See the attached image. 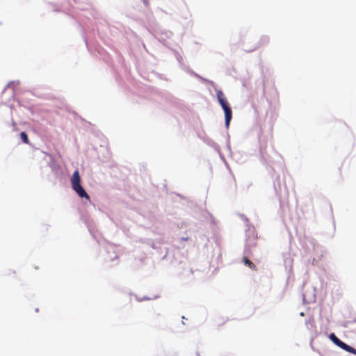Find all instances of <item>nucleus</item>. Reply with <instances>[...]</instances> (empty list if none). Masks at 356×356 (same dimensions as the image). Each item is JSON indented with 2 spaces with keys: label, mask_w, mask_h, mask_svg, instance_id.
Segmentation results:
<instances>
[{
  "label": "nucleus",
  "mask_w": 356,
  "mask_h": 356,
  "mask_svg": "<svg viewBox=\"0 0 356 356\" xmlns=\"http://www.w3.org/2000/svg\"><path fill=\"white\" fill-rule=\"evenodd\" d=\"M347 345L348 344L345 343L344 342L341 341V340H339V341L337 344V346H338L339 347H340L341 348H342L344 350H346Z\"/></svg>",
  "instance_id": "obj_7"
},
{
  "label": "nucleus",
  "mask_w": 356,
  "mask_h": 356,
  "mask_svg": "<svg viewBox=\"0 0 356 356\" xmlns=\"http://www.w3.org/2000/svg\"><path fill=\"white\" fill-rule=\"evenodd\" d=\"M347 345L348 344L345 343L344 342L341 341V340H339V341L337 344V346H338L339 347H340L341 348H342L344 350H346Z\"/></svg>",
  "instance_id": "obj_8"
},
{
  "label": "nucleus",
  "mask_w": 356,
  "mask_h": 356,
  "mask_svg": "<svg viewBox=\"0 0 356 356\" xmlns=\"http://www.w3.org/2000/svg\"><path fill=\"white\" fill-rule=\"evenodd\" d=\"M20 138L24 143H26V144L29 143V140L28 136L25 132H24V131L21 132Z\"/></svg>",
  "instance_id": "obj_4"
},
{
  "label": "nucleus",
  "mask_w": 356,
  "mask_h": 356,
  "mask_svg": "<svg viewBox=\"0 0 356 356\" xmlns=\"http://www.w3.org/2000/svg\"><path fill=\"white\" fill-rule=\"evenodd\" d=\"M217 98L218 100L219 104L222 106L224 112H225V126L227 128L229 127L230 121L232 118V111L231 108L229 107V103L221 90H218L216 92Z\"/></svg>",
  "instance_id": "obj_1"
},
{
  "label": "nucleus",
  "mask_w": 356,
  "mask_h": 356,
  "mask_svg": "<svg viewBox=\"0 0 356 356\" xmlns=\"http://www.w3.org/2000/svg\"><path fill=\"white\" fill-rule=\"evenodd\" d=\"M243 261L244 262V264L247 266H248L252 270H256L257 267L247 257H243Z\"/></svg>",
  "instance_id": "obj_3"
},
{
  "label": "nucleus",
  "mask_w": 356,
  "mask_h": 356,
  "mask_svg": "<svg viewBox=\"0 0 356 356\" xmlns=\"http://www.w3.org/2000/svg\"><path fill=\"white\" fill-rule=\"evenodd\" d=\"M330 338L336 345L340 340L334 333L330 334Z\"/></svg>",
  "instance_id": "obj_5"
},
{
  "label": "nucleus",
  "mask_w": 356,
  "mask_h": 356,
  "mask_svg": "<svg viewBox=\"0 0 356 356\" xmlns=\"http://www.w3.org/2000/svg\"><path fill=\"white\" fill-rule=\"evenodd\" d=\"M347 345L348 344L345 343L344 342L341 341V340H339V341L337 344V346H338L339 347H340L341 348H342L344 350H346Z\"/></svg>",
  "instance_id": "obj_9"
},
{
  "label": "nucleus",
  "mask_w": 356,
  "mask_h": 356,
  "mask_svg": "<svg viewBox=\"0 0 356 356\" xmlns=\"http://www.w3.org/2000/svg\"><path fill=\"white\" fill-rule=\"evenodd\" d=\"M71 184L72 189L78 194L80 197H85L88 200H90L89 195L86 192V191L81 185V177L78 170L74 172L71 178Z\"/></svg>",
  "instance_id": "obj_2"
},
{
  "label": "nucleus",
  "mask_w": 356,
  "mask_h": 356,
  "mask_svg": "<svg viewBox=\"0 0 356 356\" xmlns=\"http://www.w3.org/2000/svg\"><path fill=\"white\" fill-rule=\"evenodd\" d=\"M345 350L348 352V353H353L354 355H356V349H355L354 348L350 346L349 345H347L346 348Z\"/></svg>",
  "instance_id": "obj_6"
}]
</instances>
